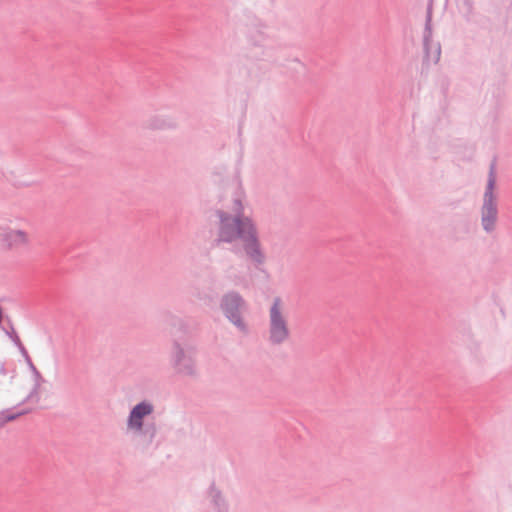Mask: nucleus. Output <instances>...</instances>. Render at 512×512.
I'll use <instances>...</instances> for the list:
<instances>
[{
	"mask_svg": "<svg viewBox=\"0 0 512 512\" xmlns=\"http://www.w3.org/2000/svg\"><path fill=\"white\" fill-rule=\"evenodd\" d=\"M233 203V214L222 209L215 210V216L219 220L215 243L231 244L239 240L247 261L252 263L255 269L262 271L267 257L257 225L251 217L244 214V207L239 198H235Z\"/></svg>",
	"mask_w": 512,
	"mask_h": 512,
	"instance_id": "nucleus-1",
	"label": "nucleus"
},
{
	"mask_svg": "<svg viewBox=\"0 0 512 512\" xmlns=\"http://www.w3.org/2000/svg\"><path fill=\"white\" fill-rule=\"evenodd\" d=\"M153 411L154 406L144 400L132 407L127 418V429L138 438V445L142 449L149 448L157 435L156 423L144 421Z\"/></svg>",
	"mask_w": 512,
	"mask_h": 512,
	"instance_id": "nucleus-2",
	"label": "nucleus"
},
{
	"mask_svg": "<svg viewBox=\"0 0 512 512\" xmlns=\"http://www.w3.org/2000/svg\"><path fill=\"white\" fill-rule=\"evenodd\" d=\"M170 363L175 373L189 378H197V349L190 344L174 341L170 351Z\"/></svg>",
	"mask_w": 512,
	"mask_h": 512,
	"instance_id": "nucleus-3",
	"label": "nucleus"
},
{
	"mask_svg": "<svg viewBox=\"0 0 512 512\" xmlns=\"http://www.w3.org/2000/svg\"><path fill=\"white\" fill-rule=\"evenodd\" d=\"M496 185L495 162H492L489 169L487 184L483 194V203L480 209L481 225L483 230L490 234L496 228L498 220V202L494 194Z\"/></svg>",
	"mask_w": 512,
	"mask_h": 512,
	"instance_id": "nucleus-4",
	"label": "nucleus"
},
{
	"mask_svg": "<svg viewBox=\"0 0 512 512\" xmlns=\"http://www.w3.org/2000/svg\"><path fill=\"white\" fill-rule=\"evenodd\" d=\"M247 308L246 301L237 291L225 293L220 300V309L224 316L241 332L248 331L247 324L242 318V312Z\"/></svg>",
	"mask_w": 512,
	"mask_h": 512,
	"instance_id": "nucleus-5",
	"label": "nucleus"
},
{
	"mask_svg": "<svg viewBox=\"0 0 512 512\" xmlns=\"http://www.w3.org/2000/svg\"><path fill=\"white\" fill-rule=\"evenodd\" d=\"M289 336L288 323L281 311V299L275 297L269 311V342L272 345H281Z\"/></svg>",
	"mask_w": 512,
	"mask_h": 512,
	"instance_id": "nucleus-6",
	"label": "nucleus"
},
{
	"mask_svg": "<svg viewBox=\"0 0 512 512\" xmlns=\"http://www.w3.org/2000/svg\"><path fill=\"white\" fill-rule=\"evenodd\" d=\"M424 59L427 62L437 63L441 56V46L432 42V7L427 9L425 27L423 32Z\"/></svg>",
	"mask_w": 512,
	"mask_h": 512,
	"instance_id": "nucleus-7",
	"label": "nucleus"
},
{
	"mask_svg": "<svg viewBox=\"0 0 512 512\" xmlns=\"http://www.w3.org/2000/svg\"><path fill=\"white\" fill-rule=\"evenodd\" d=\"M19 351L22 354V356L24 357L27 365L29 366V368L32 371L34 378H35V384H34L32 390L27 395V397L21 402V404L30 402V401L37 403L40 398L39 397L40 386H41V383L44 382V379H43L41 373L36 368V366L33 364L32 359L29 356L27 349L24 347V348L20 349Z\"/></svg>",
	"mask_w": 512,
	"mask_h": 512,
	"instance_id": "nucleus-8",
	"label": "nucleus"
},
{
	"mask_svg": "<svg viewBox=\"0 0 512 512\" xmlns=\"http://www.w3.org/2000/svg\"><path fill=\"white\" fill-rule=\"evenodd\" d=\"M265 29V24L258 19L251 20L246 24V37L248 41L254 46L262 45L268 37Z\"/></svg>",
	"mask_w": 512,
	"mask_h": 512,
	"instance_id": "nucleus-9",
	"label": "nucleus"
},
{
	"mask_svg": "<svg viewBox=\"0 0 512 512\" xmlns=\"http://www.w3.org/2000/svg\"><path fill=\"white\" fill-rule=\"evenodd\" d=\"M1 241L7 249H13L27 244L28 236L23 230L7 229L1 234Z\"/></svg>",
	"mask_w": 512,
	"mask_h": 512,
	"instance_id": "nucleus-10",
	"label": "nucleus"
},
{
	"mask_svg": "<svg viewBox=\"0 0 512 512\" xmlns=\"http://www.w3.org/2000/svg\"><path fill=\"white\" fill-rule=\"evenodd\" d=\"M146 127L151 130L175 129L177 122L168 116L154 115L147 120Z\"/></svg>",
	"mask_w": 512,
	"mask_h": 512,
	"instance_id": "nucleus-11",
	"label": "nucleus"
},
{
	"mask_svg": "<svg viewBox=\"0 0 512 512\" xmlns=\"http://www.w3.org/2000/svg\"><path fill=\"white\" fill-rule=\"evenodd\" d=\"M209 496L211 498V503L217 512H228L226 500L224 499L221 491L216 488L214 482L209 487Z\"/></svg>",
	"mask_w": 512,
	"mask_h": 512,
	"instance_id": "nucleus-12",
	"label": "nucleus"
},
{
	"mask_svg": "<svg viewBox=\"0 0 512 512\" xmlns=\"http://www.w3.org/2000/svg\"><path fill=\"white\" fill-rule=\"evenodd\" d=\"M456 5L459 12L467 21H471L474 16V1L473 0H456Z\"/></svg>",
	"mask_w": 512,
	"mask_h": 512,
	"instance_id": "nucleus-13",
	"label": "nucleus"
},
{
	"mask_svg": "<svg viewBox=\"0 0 512 512\" xmlns=\"http://www.w3.org/2000/svg\"><path fill=\"white\" fill-rule=\"evenodd\" d=\"M30 412L29 409L19 411L17 413H9V410H4L0 414V427H3L6 423L11 422L19 418L20 416L26 415Z\"/></svg>",
	"mask_w": 512,
	"mask_h": 512,
	"instance_id": "nucleus-14",
	"label": "nucleus"
},
{
	"mask_svg": "<svg viewBox=\"0 0 512 512\" xmlns=\"http://www.w3.org/2000/svg\"><path fill=\"white\" fill-rule=\"evenodd\" d=\"M7 322H8L9 330L5 329L2 325H1L0 328L13 341V343L18 347L19 350L24 348L25 346L23 345V343L21 342L18 334L16 333L11 319L8 318Z\"/></svg>",
	"mask_w": 512,
	"mask_h": 512,
	"instance_id": "nucleus-15",
	"label": "nucleus"
},
{
	"mask_svg": "<svg viewBox=\"0 0 512 512\" xmlns=\"http://www.w3.org/2000/svg\"><path fill=\"white\" fill-rule=\"evenodd\" d=\"M6 373H7V370L5 368V365L1 364V366H0V374L6 375Z\"/></svg>",
	"mask_w": 512,
	"mask_h": 512,
	"instance_id": "nucleus-16",
	"label": "nucleus"
}]
</instances>
